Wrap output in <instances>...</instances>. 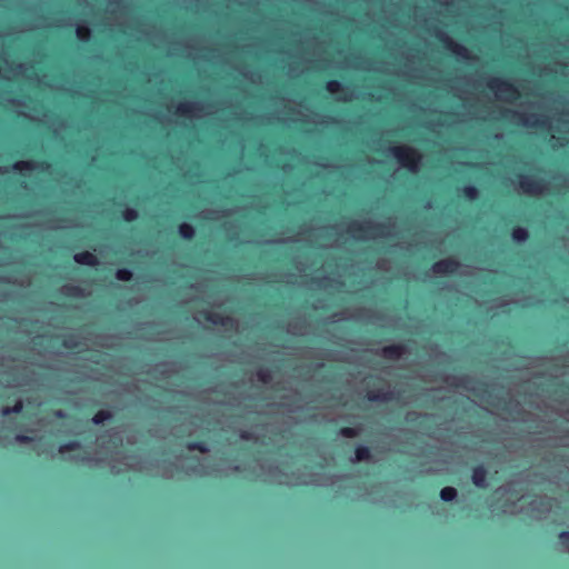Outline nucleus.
Listing matches in <instances>:
<instances>
[{"label":"nucleus","mask_w":569,"mask_h":569,"mask_svg":"<svg viewBox=\"0 0 569 569\" xmlns=\"http://www.w3.org/2000/svg\"><path fill=\"white\" fill-rule=\"evenodd\" d=\"M390 151L400 166L411 172H417L421 160V154L417 149L409 146H397L392 147Z\"/></svg>","instance_id":"f257e3e1"},{"label":"nucleus","mask_w":569,"mask_h":569,"mask_svg":"<svg viewBox=\"0 0 569 569\" xmlns=\"http://www.w3.org/2000/svg\"><path fill=\"white\" fill-rule=\"evenodd\" d=\"M488 88L506 100H516L520 97L518 88L502 78H492L487 83Z\"/></svg>","instance_id":"f03ea898"},{"label":"nucleus","mask_w":569,"mask_h":569,"mask_svg":"<svg viewBox=\"0 0 569 569\" xmlns=\"http://www.w3.org/2000/svg\"><path fill=\"white\" fill-rule=\"evenodd\" d=\"M436 37L443 44V47L457 58H469V50L465 46L453 41L447 33L440 31L436 33Z\"/></svg>","instance_id":"7ed1b4c3"},{"label":"nucleus","mask_w":569,"mask_h":569,"mask_svg":"<svg viewBox=\"0 0 569 569\" xmlns=\"http://www.w3.org/2000/svg\"><path fill=\"white\" fill-rule=\"evenodd\" d=\"M519 186L526 193L539 194L543 191L545 181L533 176L520 174Z\"/></svg>","instance_id":"20e7f679"},{"label":"nucleus","mask_w":569,"mask_h":569,"mask_svg":"<svg viewBox=\"0 0 569 569\" xmlns=\"http://www.w3.org/2000/svg\"><path fill=\"white\" fill-rule=\"evenodd\" d=\"M460 262L452 257L441 259L431 267L432 272L438 276H447L457 273Z\"/></svg>","instance_id":"39448f33"},{"label":"nucleus","mask_w":569,"mask_h":569,"mask_svg":"<svg viewBox=\"0 0 569 569\" xmlns=\"http://www.w3.org/2000/svg\"><path fill=\"white\" fill-rule=\"evenodd\" d=\"M386 228L387 226L382 223L371 224L370 222L360 223L358 221H351L348 227V232L352 233L353 236H357L359 233L373 231L377 236H385Z\"/></svg>","instance_id":"423d86ee"},{"label":"nucleus","mask_w":569,"mask_h":569,"mask_svg":"<svg viewBox=\"0 0 569 569\" xmlns=\"http://www.w3.org/2000/svg\"><path fill=\"white\" fill-rule=\"evenodd\" d=\"M505 113L512 114L513 117H517L521 123L529 126L531 128L546 129V128L550 127L549 120L547 118H538L536 116H532L535 118V120L529 121L528 117H526L525 114L518 113L513 110H506Z\"/></svg>","instance_id":"0eeeda50"},{"label":"nucleus","mask_w":569,"mask_h":569,"mask_svg":"<svg viewBox=\"0 0 569 569\" xmlns=\"http://www.w3.org/2000/svg\"><path fill=\"white\" fill-rule=\"evenodd\" d=\"M471 480H472V483L479 488V489H485L487 488L488 486V471L487 469L485 468L483 465H478L476 467L472 468V473H471Z\"/></svg>","instance_id":"6e6552de"},{"label":"nucleus","mask_w":569,"mask_h":569,"mask_svg":"<svg viewBox=\"0 0 569 569\" xmlns=\"http://www.w3.org/2000/svg\"><path fill=\"white\" fill-rule=\"evenodd\" d=\"M407 352V347L402 343L390 345L382 348V357L387 360H398Z\"/></svg>","instance_id":"1a4fd4ad"},{"label":"nucleus","mask_w":569,"mask_h":569,"mask_svg":"<svg viewBox=\"0 0 569 569\" xmlns=\"http://www.w3.org/2000/svg\"><path fill=\"white\" fill-rule=\"evenodd\" d=\"M203 318L206 319V321H208L212 325L222 326V327L230 326L233 322L230 317L222 316L221 313L209 311V310L203 312Z\"/></svg>","instance_id":"9d476101"},{"label":"nucleus","mask_w":569,"mask_h":569,"mask_svg":"<svg viewBox=\"0 0 569 569\" xmlns=\"http://www.w3.org/2000/svg\"><path fill=\"white\" fill-rule=\"evenodd\" d=\"M50 167V163L48 161H17L13 163V169L18 171L22 170H34L39 169L41 171L47 170Z\"/></svg>","instance_id":"9b49d317"},{"label":"nucleus","mask_w":569,"mask_h":569,"mask_svg":"<svg viewBox=\"0 0 569 569\" xmlns=\"http://www.w3.org/2000/svg\"><path fill=\"white\" fill-rule=\"evenodd\" d=\"M73 260L81 264L88 267H96L98 264V258L90 251L78 252L73 256Z\"/></svg>","instance_id":"f8f14e48"},{"label":"nucleus","mask_w":569,"mask_h":569,"mask_svg":"<svg viewBox=\"0 0 569 569\" xmlns=\"http://www.w3.org/2000/svg\"><path fill=\"white\" fill-rule=\"evenodd\" d=\"M395 398L391 390H370L367 392V399L371 402L390 401Z\"/></svg>","instance_id":"ddd939ff"},{"label":"nucleus","mask_w":569,"mask_h":569,"mask_svg":"<svg viewBox=\"0 0 569 569\" xmlns=\"http://www.w3.org/2000/svg\"><path fill=\"white\" fill-rule=\"evenodd\" d=\"M511 238L518 243H522L529 239V231L520 226H516L511 230Z\"/></svg>","instance_id":"4468645a"},{"label":"nucleus","mask_w":569,"mask_h":569,"mask_svg":"<svg viewBox=\"0 0 569 569\" xmlns=\"http://www.w3.org/2000/svg\"><path fill=\"white\" fill-rule=\"evenodd\" d=\"M178 232L182 239L188 241L192 240L196 233L194 228L187 222L179 224Z\"/></svg>","instance_id":"2eb2a0df"},{"label":"nucleus","mask_w":569,"mask_h":569,"mask_svg":"<svg viewBox=\"0 0 569 569\" xmlns=\"http://www.w3.org/2000/svg\"><path fill=\"white\" fill-rule=\"evenodd\" d=\"M187 449L190 450V451H198L200 453H207L209 451V446L207 443V441L204 440H193V441H189L187 445H186Z\"/></svg>","instance_id":"dca6fc26"},{"label":"nucleus","mask_w":569,"mask_h":569,"mask_svg":"<svg viewBox=\"0 0 569 569\" xmlns=\"http://www.w3.org/2000/svg\"><path fill=\"white\" fill-rule=\"evenodd\" d=\"M371 459V450L369 447L367 446H358L356 449H355V459L353 461H367Z\"/></svg>","instance_id":"f3484780"},{"label":"nucleus","mask_w":569,"mask_h":569,"mask_svg":"<svg viewBox=\"0 0 569 569\" xmlns=\"http://www.w3.org/2000/svg\"><path fill=\"white\" fill-rule=\"evenodd\" d=\"M461 194L465 199L473 201V200L478 199L479 190L473 184H467V186L462 187Z\"/></svg>","instance_id":"a211bd4d"},{"label":"nucleus","mask_w":569,"mask_h":569,"mask_svg":"<svg viewBox=\"0 0 569 569\" xmlns=\"http://www.w3.org/2000/svg\"><path fill=\"white\" fill-rule=\"evenodd\" d=\"M196 104L193 102L184 101L178 104L176 112L182 117H190L194 110Z\"/></svg>","instance_id":"6ab92c4d"},{"label":"nucleus","mask_w":569,"mask_h":569,"mask_svg":"<svg viewBox=\"0 0 569 569\" xmlns=\"http://www.w3.org/2000/svg\"><path fill=\"white\" fill-rule=\"evenodd\" d=\"M111 418L112 412L110 410H99L93 415L92 423L99 426L110 420Z\"/></svg>","instance_id":"aec40b11"},{"label":"nucleus","mask_w":569,"mask_h":569,"mask_svg":"<svg viewBox=\"0 0 569 569\" xmlns=\"http://www.w3.org/2000/svg\"><path fill=\"white\" fill-rule=\"evenodd\" d=\"M23 410V402L21 400H17L13 406H7L2 408V416L7 417L10 415H19Z\"/></svg>","instance_id":"412c9836"},{"label":"nucleus","mask_w":569,"mask_h":569,"mask_svg":"<svg viewBox=\"0 0 569 569\" xmlns=\"http://www.w3.org/2000/svg\"><path fill=\"white\" fill-rule=\"evenodd\" d=\"M440 498L445 502H451L457 498V490L453 487H445L440 490Z\"/></svg>","instance_id":"4be33fe9"},{"label":"nucleus","mask_w":569,"mask_h":569,"mask_svg":"<svg viewBox=\"0 0 569 569\" xmlns=\"http://www.w3.org/2000/svg\"><path fill=\"white\" fill-rule=\"evenodd\" d=\"M76 33L78 39L82 42H88L91 38V30L87 26H78Z\"/></svg>","instance_id":"5701e85b"},{"label":"nucleus","mask_w":569,"mask_h":569,"mask_svg":"<svg viewBox=\"0 0 569 569\" xmlns=\"http://www.w3.org/2000/svg\"><path fill=\"white\" fill-rule=\"evenodd\" d=\"M80 447H81V445L78 440H70L68 442L60 445L59 452L60 453L71 452V451L78 450Z\"/></svg>","instance_id":"b1692460"},{"label":"nucleus","mask_w":569,"mask_h":569,"mask_svg":"<svg viewBox=\"0 0 569 569\" xmlns=\"http://www.w3.org/2000/svg\"><path fill=\"white\" fill-rule=\"evenodd\" d=\"M116 279L119 280V281H124V282H128V281H131L132 278H133V273L130 269L128 268H120L116 271Z\"/></svg>","instance_id":"393cba45"},{"label":"nucleus","mask_w":569,"mask_h":569,"mask_svg":"<svg viewBox=\"0 0 569 569\" xmlns=\"http://www.w3.org/2000/svg\"><path fill=\"white\" fill-rule=\"evenodd\" d=\"M121 217L126 222H133L138 219V211L133 208L126 207L121 211Z\"/></svg>","instance_id":"a878e982"},{"label":"nucleus","mask_w":569,"mask_h":569,"mask_svg":"<svg viewBox=\"0 0 569 569\" xmlns=\"http://www.w3.org/2000/svg\"><path fill=\"white\" fill-rule=\"evenodd\" d=\"M257 378L260 382L267 385L269 382H271L272 380V375H271V371L270 369L268 368H260L258 371H257Z\"/></svg>","instance_id":"bb28decb"},{"label":"nucleus","mask_w":569,"mask_h":569,"mask_svg":"<svg viewBox=\"0 0 569 569\" xmlns=\"http://www.w3.org/2000/svg\"><path fill=\"white\" fill-rule=\"evenodd\" d=\"M360 429L355 427H341L339 435L345 438H356L359 436Z\"/></svg>","instance_id":"cd10ccee"},{"label":"nucleus","mask_w":569,"mask_h":569,"mask_svg":"<svg viewBox=\"0 0 569 569\" xmlns=\"http://www.w3.org/2000/svg\"><path fill=\"white\" fill-rule=\"evenodd\" d=\"M61 346L68 350H74L78 348L79 342L73 336H67L63 340Z\"/></svg>","instance_id":"c85d7f7f"},{"label":"nucleus","mask_w":569,"mask_h":569,"mask_svg":"<svg viewBox=\"0 0 569 569\" xmlns=\"http://www.w3.org/2000/svg\"><path fill=\"white\" fill-rule=\"evenodd\" d=\"M326 90L330 93H337L342 90V84L338 80H329L326 82Z\"/></svg>","instance_id":"c756f323"},{"label":"nucleus","mask_w":569,"mask_h":569,"mask_svg":"<svg viewBox=\"0 0 569 569\" xmlns=\"http://www.w3.org/2000/svg\"><path fill=\"white\" fill-rule=\"evenodd\" d=\"M66 295L68 297H80L82 295V289L78 286H67L66 288Z\"/></svg>","instance_id":"7c9ffc66"},{"label":"nucleus","mask_w":569,"mask_h":569,"mask_svg":"<svg viewBox=\"0 0 569 569\" xmlns=\"http://www.w3.org/2000/svg\"><path fill=\"white\" fill-rule=\"evenodd\" d=\"M16 441L20 443H30L33 441V438L24 433H19L16 436Z\"/></svg>","instance_id":"2f4dec72"},{"label":"nucleus","mask_w":569,"mask_h":569,"mask_svg":"<svg viewBox=\"0 0 569 569\" xmlns=\"http://www.w3.org/2000/svg\"><path fill=\"white\" fill-rule=\"evenodd\" d=\"M419 417H420V413H418L416 411H409L406 415V420L409 422H415Z\"/></svg>","instance_id":"473e14b6"},{"label":"nucleus","mask_w":569,"mask_h":569,"mask_svg":"<svg viewBox=\"0 0 569 569\" xmlns=\"http://www.w3.org/2000/svg\"><path fill=\"white\" fill-rule=\"evenodd\" d=\"M559 539L563 543L568 542V540H569V530L568 531H561L559 533Z\"/></svg>","instance_id":"72a5a7b5"},{"label":"nucleus","mask_w":569,"mask_h":569,"mask_svg":"<svg viewBox=\"0 0 569 569\" xmlns=\"http://www.w3.org/2000/svg\"><path fill=\"white\" fill-rule=\"evenodd\" d=\"M241 438H242V439H249V433H248V432H243V433L241 435Z\"/></svg>","instance_id":"f704fd0d"}]
</instances>
